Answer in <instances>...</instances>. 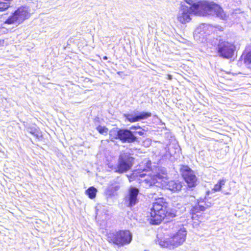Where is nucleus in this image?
I'll return each instance as SVG.
<instances>
[{
  "mask_svg": "<svg viewBox=\"0 0 251 251\" xmlns=\"http://www.w3.org/2000/svg\"><path fill=\"white\" fill-rule=\"evenodd\" d=\"M186 2L189 6L185 5L184 2H181L177 16L178 21L182 24H185L191 20L190 15L192 13L202 15H215L222 20H226L227 18L222 7L214 2L203 1L193 3V1L189 0Z\"/></svg>",
  "mask_w": 251,
  "mask_h": 251,
  "instance_id": "1",
  "label": "nucleus"
},
{
  "mask_svg": "<svg viewBox=\"0 0 251 251\" xmlns=\"http://www.w3.org/2000/svg\"><path fill=\"white\" fill-rule=\"evenodd\" d=\"M168 203L163 198L155 199L150 209V223L152 225H158L161 223L165 217H174V213L169 212L167 209Z\"/></svg>",
  "mask_w": 251,
  "mask_h": 251,
  "instance_id": "2",
  "label": "nucleus"
},
{
  "mask_svg": "<svg viewBox=\"0 0 251 251\" xmlns=\"http://www.w3.org/2000/svg\"><path fill=\"white\" fill-rule=\"evenodd\" d=\"M132 240V234L127 230L111 231L107 234V240L118 247L129 244Z\"/></svg>",
  "mask_w": 251,
  "mask_h": 251,
  "instance_id": "3",
  "label": "nucleus"
},
{
  "mask_svg": "<svg viewBox=\"0 0 251 251\" xmlns=\"http://www.w3.org/2000/svg\"><path fill=\"white\" fill-rule=\"evenodd\" d=\"M212 44L216 46V50L219 56L226 59H230L234 55L236 47L233 43L223 39H216Z\"/></svg>",
  "mask_w": 251,
  "mask_h": 251,
  "instance_id": "4",
  "label": "nucleus"
},
{
  "mask_svg": "<svg viewBox=\"0 0 251 251\" xmlns=\"http://www.w3.org/2000/svg\"><path fill=\"white\" fill-rule=\"evenodd\" d=\"M186 230L184 228H181L171 238L168 240H161L159 245L162 248L171 249L177 247L183 244L185 241Z\"/></svg>",
  "mask_w": 251,
  "mask_h": 251,
  "instance_id": "5",
  "label": "nucleus"
},
{
  "mask_svg": "<svg viewBox=\"0 0 251 251\" xmlns=\"http://www.w3.org/2000/svg\"><path fill=\"white\" fill-rule=\"evenodd\" d=\"M134 158L129 152H122L118 158L116 172L123 173L129 170L133 165Z\"/></svg>",
  "mask_w": 251,
  "mask_h": 251,
  "instance_id": "6",
  "label": "nucleus"
},
{
  "mask_svg": "<svg viewBox=\"0 0 251 251\" xmlns=\"http://www.w3.org/2000/svg\"><path fill=\"white\" fill-rule=\"evenodd\" d=\"M132 130L130 129L112 130L110 132V135L114 139H119L123 143H131L135 142L137 139Z\"/></svg>",
  "mask_w": 251,
  "mask_h": 251,
  "instance_id": "7",
  "label": "nucleus"
},
{
  "mask_svg": "<svg viewBox=\"0 0 251 251\" xmlns=\"http://www.w3.org/2000/svg\"><path fill=\"white\" fill-rule=\"evenodd\" d=\"M29 14L26 7H20L14 13L13 15L8 18L4 22L5 24H18L27 19Z\"/></svg>",
  "mask_w": 251,
  "mask_h": 251,
  "instance_id": "8",
  "label": "nucleus"
},
{
  "mask_svg": "<svg viewBox=\"0 0 251 251\" xmlns=\"http://www.w3.org/2000/svg\"><path fill=\"white\" fill-rule=\"evenodd\" d=\"M209 206L202 200H198V203L193 206L190 211L193 220L201 222L202 220V212H203Z\"/></svg>",
  "mask_w": 251,
  "mask_h": 251,
  "instance_id": "9",
  "label": "nucleus"
},
{
  "mask_svg": "<svg viewBox=\"0 0 251 251\" xmlns=\"http://www.w3.org/2000/svg\"><path fill=\"white\" fill-rule=\"evenodd\" d=\"M180 171L184 179L189 187H193L197 185V177L194 172L188 166H182Z\"/></svg>",
  "mask_w": 251,
  "mask_h": 251,
  "instance_id": "10",
  "label": "nucleus"
},
{
  "mask_svg": "<svg viewBox=\"0 0 251 251\" xmlns=\"http://www.w3.org/2000/svg\"><path fill=\"white\" fill-rule=\"evenodd\" d=\"M139 190L138 188L131 186L128 189V193L125 198V202L128 207H133L139 202L138 196Z\"/></svg>",
  "mask_w": 251,
  "mask_h": 251,
  "instance_id": "11",
  "label": "nucleus"
},
{
  "mask_svg": "<svg viewBox=\"0 0 251 251\" xmlns=\"http://www.w3.org/2000/svg\"><path fill=\"white\" fill-rule=\"evenodd\" d=\"M151 116L150 112H143L137 114L134 112L132 113L125 114L124 117L128 122L134 123L142 120L147 119Z\"/></svg>",
  "mask_w": 251,
  "mask_h": 251,
  "instance_id": "12",
  "label": "nucleus"
},
{
  "mask_svg": "<svg viewBox=\"0 0 251 251\" xmlns=\"http://www.w3.org/2000/svg\"><path fill=\"white\" fill-rule=\"evenodd\" d=\"M146 163L147 164L146 168L138 169L133 172L131 176L128 177L129 181H131L137 178H143L146 176V174L144 172H147L150 170L151 162L150 161L148 160Z\"/></svg>",
  "mask_w": 251,
  "mask_h": 251,
  "instance_id": "13",
  "label": "nucleus"
},
{
  "mask_svg": "<svg viewBox=\"0 0 251 251\" xmlns=\"http://www.w3.org/2000/svg\"><path fill=\"white\" fill-rule=\"evenodd\" d=\"M182 187L181 182L177 180H171L169 181L166 184V188L174 192L179 191Z\"/></svg>",
  "mask_w": 251,
  "mask_h": 251,
  "instance_id": "14",
  "label": "nucleus"
},
{
  "mask_svg": "<svg viewBox=\"0 0 251 251\" xmlns=\"http://www.w3.org/2000/svg\"><path fill=\"white\" fill-rule=\"evenodd\" d=\"M226 182V179L225 178H223L220 179L217 183L214 185L211 191L207 192V193L209 194L210 193H215L216 192L220 191L221 190L222 187L225 185Z\"/></svg>",
  "mask_w": 251,
  "mask_h": 251,
  "instance_id": "15",
  "label": "nucleus"
},
{
  "mask_svg": "<svg viewBox=\"0 0 251 251\" xmlns=\"http://www.w3.org/2000/svg\"><path fill=\"white\" fill-rule=\"evenodd\" d=\"M27 131L37 138H39L41 136L39 129L35 127H29L27 128Z\"/></svg>",
  "mask_w": 251,
  "mask_h": 251,
  "instance_id": "16",
  "label": "nucleus"
},
{
  "mask_svg": "<svg viewBox=\"0 0 251 251\" xmlns=\"http://www.w3.org/2000/svg\"><path fill=\"white\" fill-rule=\"evenodd\" d=\"M97 191V190L95 188L90 187L86 191V194L90 199H93L95 198Z\"/></svg>",
  "mask_w": 251,
  "mask_h": 251,
  "instance_id": "17",
  "label": "nucleus"
},
{
  "mask_svg": "<svg viewBox=\"0 0 251 251\" xmlns=\"http://www.w3.org/2000/svg\"><path fill=\"white\" fill-rule=\"evenodd\" d=\"M9 0H0V11H2L8 8L9 6Z\"/></svg>",
  "mask_w": 251,
  "mask_h": 251,
  "instance_id": "18",
  "label": "nucleus"
},
{
  "mask_svg": "<svg viewBox=\"0 0 251 251\" xmlns=\"http://www.w3.org/2000/svg\"><path fill=\"white\" fill-rule=\"evenodd\" d=\"M120 188V185L119 183L115 182L114 183H112L110 184V185L108 187V190L110 191L111 192L114 193L119 190Z\"/></svg>",
  "mask_w": 251,
  "mask_h": 251,
  "instance_id": "19",
  "label": "nucleus"
},
{
  "mask_svg": "<svg viewBox=\"0 0 251 251\" xmlns=\"http://www.w3.org/2000/svg\"><path fill=\"white\" fill-rule=\"evenodd\" d=\"M130 129L132 130L133 134L137 133L140 135H143L144 134V130L142 129L141 127L139 126H132L130 127Z\"/></svg>",
  "mask_w": 251,
  "mask_h": 251,
  "instance_id": "20",
  "label": "nucleus"
},
{
  "mask_svg": "<svg viewBox=\"0 0 251 251\" xmlns=\"http://www.w3.org/2000/svg\"><path fill=\"white\" fill-rule=\"evenodd\" d=\"M244 61L247 66H251V51L249 52L244 57Z\"/></svg>",
  "mask_w": 251,
  "mask_h": 251,
  "instance_id": "21",
  "label": "nucleus"
},
{
  "mask_svg": "<svg viewBox=\"0 0 251 251\" xmlns=\"http://www.w3.org/2000/svg\"><path fill=\"white\" fill-rule=\"evenodd\" d=\"M96 129L100 133L102 134H106L108 131L107 128L105 127V126H97Z\"/></svg>",
  "mask_w": 251,
  "mask_h": 251,
  "instance_id": "22",
  "label": "nucleus"
},
{
  "mask_svg": "<svg viewBox=\"0 0 251 251\" xmlns=\"http://www.w3.org/2000/svg\"><path fill=\"white\" fill-rule=\"evenodd\" d=\"M168 78L169 79L171 80L172 78V76L171 75H168Z\"/></svg>",
  "mask_w": 251,
  "mask_h": 251,
  "instance_id": "23",
  "label": "nucleus"
},
{
  "mask_svg": "<svg viewBox=\"0 0 251 251\" xmlns=\"http://www.w3.org/2000/svg\"><path fill=\"white\" fill-rule=\"evenodd\" d=\"M103 59L104 60H107V57L106 56H104V57H103Z\"/></svg>",
  "mask_w": 251,
  "mask_h": 251,
  "instance_id": "24",
  "label": "nucleus"
},
{
  "mask_svg": "<svg viewBox=\"0 0 251 251\" xmlns=\"http://www.w3.org/2000/svg\"><path fill=\"white\" fill-rule=\"evenodd\" d=\"M225 194H226V195H229V193L227 192V193H225Z\"/></svg>",
  "mask_w": 251,
  "mask_h": 251,
  "instance_id": "25",
  "label": "nucleus"
}]
</instances>
